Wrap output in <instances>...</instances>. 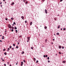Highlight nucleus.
<instances>
[{"mask_svg":"<svg viewBox=\"0 0 66 66\" xmlns=\"http://www.w3.org/2000/svg\"><path fill=\"white\" fill-rule=\"evenodd\" d=\"M45 13H46V14H47V10H46L45 9Z\"/></svg>","mask_w":66,"mask_h":66,"instance_id":"nucleus-1","label":"nucleus"},{"mask_svg":"<svg viewBox=\"0 0 66 66\" xmlns=\"http://www.w3.org/2000/svg\"><path fill=\"white\" fill-rule=\"evenodd\" d=\"M59 49H61L62 48V46H59Z\"/></svg>","mask_w":66,"mask_h":66,"instance_id":"nucleus-2","label":"nucleus"},{"mask_svg":"<svg viewBox=\"0 0 66 66\" xmlns=\"http://www.w3.org/2000/svg\"><path fill=\"white\" fill-rule=\"evenodd\" d=\"M30 37H28L27 38V39L28 40H30Z\"/></svg>","mask_w":66,"mask_h":66,"instance_id":"nucleus-3","label":"nucleus"},{"mask_svg":"<svg viewBox=\"0 0 66 66\" xmlns=\"http://www.w3.org/2000/svg\"><path fill=\"white\" fill-rule=\"evenodd\" d=\"M21 18H22V19H23V18H24V17L23 16H22L21 17Z\"/></svg>","mask_w":66,"mask_h":66,"instance_id":"nucleus-4","label":"nucleus"},{"mask_svg":"<svg viewBox=\"0 0 66 66\" xmlns=\"http://www.w3.org/2000/svg\"><path fill=\"white\" fill-rule=\"evenodd\" d=\"M32 22H31L30 23V24L31 26V25H32Z\"/></svg>","mask_w":66,"mask_h":66,"instance_id":"nucleus-5","label":"nucleus"},{"mask_svg":"<svg viewBox=\"0 0 66 66\" xmlns=\"http://www.w3.org/2000/svg\"><path fill=\"white\" fill-rule=\"evenodd\" d=\"M33 59L34 61H35V60H36V59L35 58H33Z\"/></svg>","mask_w":66,"mask_h":66,"instance_id":"nucleus-6","label":"nucleus"},{"mask_svg":"<svg viewBox=\"0 0 66 66\" xmlns=\"http://www.w3.org/2000/svg\"><path fill=\"white\" fill-rule=\"evenodd\" d=\"M2 37H3L2 38V39H4V36H2Z\"/></svg>","mask_w":66,"mask_h":66,"instance_id":"nucleus-7","label":"nucleus"},{"mask_svg":"<svg viewBox=\"0 0 66 66\" xmlns=\"http://www.w3.org/2000/svg\"><path fill=\"white\" fill-rule=\"evenodd\" d=\"M63 63H66V61H63Z\"/></svg>","mask_w":66,"mask_h":66,"instance_id":"nucleus-8","label":"nucleus"},{"mask_svg":"<svg viewBox=\"0 0 66 66\" xmlns=\"http://www.w3.org/2000/svg\"><path fill=\"white\" fill-rule=\"evenodd\" d=\"M44 28L45 29H47V27L46 26H45V27H44Z\"/></svg>","mask_w":66,"mask_h":66,"instance_id":"nucleus-9","label":"nucleus"},{"mask_svg":"<svg viewBox=\"0 0 66 66\" xmlns=\"http://www.w3.org/2000/svg\"><path fill=\"white\" fill-rule=\"evenodd\" d=\"M14 29H15V30H16V29H17V28L16 27H14Z\"/></svg>","mask_w":66,"mask_h":66,"instance_id":"nucleus-10","label":"nucleus"},{"mask_svg":"<svg viewBox=\"0 0 66 66\" xmlns=\"http://www.w3.org/2000/svg\"><path fill=\"white\" fill-rule=\"evenodd\" d=\"M9 28H12V27L10 25V27H9Z\"/></svg>","mask_w":66,"mask_h":66,"instance_id":"nucleus-11","label":"nucleus"},{"mask_svg":"<svg viewBox=\"0 0 66 66\" xmlns=\"http://www.w3.org/2000/svg\"><path fill=\"white\" fill-rule=\"evenodd\" d=\"M56 35H59V32H57L56 33Z\"/></svg>","mask_w":66,"mask_h":66,"instance_id":"nucleus-12","label":"nucleus"},{"mask_svg":"<svg viewBox=\"0 0 66 66\" xmlns=\"http://www.w3.org/2000/svg\"><path fill=\"white\" fill-rule=\"evenodd\" d=\"M10 30H12V32H13L14 31V30H13V29H10Z\"/></svg>","mask_w":66,"mask_h":66,"instance_id":"nucleus-13","label":"nucleus"},{"mask_svg":"<svg viewBox=\"0 0 66 66\" xmlns=\"http://www.w3.org/2000/svg\"><path fill=\"white\" fill-rule=\"evenodd\" d=\"M11 28L12 29H14V27H13V26H12V27H11Z\"/></svg>","mask_w":66,"mask_h":66,"instance_id":"nucleus-14","label":"nucleus"},{"mask_svg":"<svg viewBox=\"0 0 66 66\" xmlns=\"http://www.w3.org/2000/svg\"><path fill=\"white\" fill-rule=\"evenodd\" d=\"M27 3H28V2L27 1L25 3V4H27Z\"/></svg>","mask_w":66,"mask_h":66,"instance_id":"nucleus-15","label":"nucleus"},{"mask_svg":"<svg viewBox=\"0 0 66 66\" xmlns=\"http://www.w3.org/2000/svg\"><path fill=\"white\" fill-rule=\"evenodd\" d=\"M14 4V3L13 2L11 4V5H13Z\"/></svg>","mask_w":66,"mask_h":66,"instance_id":"nucleus-16","label":"nucleus"},{"mask_svg":"<svg viewBox=\"0 0 66 66\" xmlns=\"http://www.w3.org/2000/svg\"><path fill=\"white\" fill-rule=\"evenodd\" d=\"M38 62V60L36 61V63H37Z\"/></svg>","mask_w":66,"mask_h":66,"instance_id":"nucleus-17","label":"nucleus"},{"mask_svg":"<svg viewBox=\"0 0 66 66\" xmlns=\"http://www.w3.org/2000/svg\"><path fill=\"white\" fill-rule=\"evenodd\" d=\"M15 31L16 32V33H17V32H18V30H15Z\"/></svg>","mask_w":66,"mask_h":66,"instance_id":"nucleus-18","label":"nucleus"},{"mask_svg":"<svg viewBox=\"0 0 66 66\" xmlns=\"http://www.w3.org/2000/svg\"><path fill=\"white\" fill-rule=\"evenodd\" d=\"M23 64V62H21V64Z\"/></svg>","mask_w":66,"mask_h":66,"instance_id":"nucleus-19","label":"nucleus"},{"mask_svg":"<svg viewBox=\"0 0 66 66\" xmlns=\"http://www.w3.org/2000/svg\"><path fill=\"white\" fill-rule=\"evenodd\" d=\"M16 49H18V46H16Z\"/></svg>","mask_w":66,"mask_h":66,"instance_id":"nucleus-20","label":"nucleus"},{"mask_svg":"<svg viewBox=\"0 0 66 66\" xmlns=\"http://www.w3.org/2000/svg\"><path fill=\"white\" fill-rule=\"evenodd\" d=\"M23 61L24 62V63H26V61H25V60H23Z\"/></svg>","mask_w":66,"mask_h":66,"instance_id":"nucleus-21","label":"nucleus"},{"mask_svg":"<svg viewBox=\"0 0 66 66\" xmlns=\"http://www.w3.org/2000/svg\"><path fill=\"white\" fill-rule=\"evenodd\" d=\"M5 55H6V53L5 52L4 53Z\"/></svg>","mask_w":66,"mask_h":66,"instance_id":"nucleus-22","label":"nucleus"},{"mask_svg":"<svg viewBox=\"0 0 66 66\" xmlns=\"http://www.w3.org/2000/svg\"><path fill=\"white\" fill-rule=\"evenodd\" d=\"M13 46H15V44H13Z\"/></svg>","mask_w":66,"mask_h":66,"instance_id":"nucleus-23","label":"nucleus"},{"mask_svg":"<svg viewBox=\"0 0 66 66\" xmlns=\"http://www.w3.org/2000/svg\"><path fill=\"white\" fill-rule=\"evenodd\" d=\"M15 23H15V22H13V24H16Z\"/></svg>","mask_w":66,"mask_h":66,"instance_id":"nucleus-24","label":"nucleus"},{"mask_svg":"<svg viewBox=\"0 0 66 66\" xmlns=\"http://www.w3.org/2000/svg\"><path fill=\"white\" fill-rule=\"evenodd\" d=\"M31 49H33V47H31Z\"/></svg>","mask_w":66,"mask_h":66,"instance_id":"nucleus-25","label":"nucleus"},{"mask_svg":"<svg viewBox=\"0 0 66 66\" xmlns=\"http://www.w3.org/2000/svg\"><path fill=\"white\" fill-rule=\"evenodd\" d=\"M59 54H61V52H59Z\"/></svg>","mask_w":66,"mask_h":66,"instance_id":"nucleus-26","label":"nucleus"},{"mask_svg":"<svg viewBox=\"0 0 66 66\" xmlns=\"http://www.w3.org/2000/svg\"><path fill=\"white\" fill-rule=\"evenodd\" d=\"M47 59H48V60H49V57H48L47 58Z\"/></svg>","mask_w":66,"mask_h":66,"instance_id":"nucleus-27","label":"nucleus"},{"mask_svg":"<svg viewBox=\"0 0 66 66\" xmlns=\"http://www.w3.org/2000/svg\"><path fill=\"white\" fill-rule=\"evenodd\" d=\"M11 20H13V18H11Z\"/></svg>","mask_w":66,"mask_h":66,"instance_id":"nucleus-28","label":"nucleus"},{"mask_svg":"<svg viewBox=\"0 0 66 66\" xmlns=\"http://www.w3.org/2000/svg\"><path fill=\"white\" fill-rule=\"evenodd\" d=\"M12 46H11L9 47L10 48H12Z\"/></svg>","mask_w":66,"mask_h":66,"instance_id":"nucleus-29","label":"nucleus"},{"mask_svg":"<svg viewBox=\"0 0 66 66\" xmlns=\"http://www.w3.org/2000/svg\"><path fill=\"white\" fill-rule=\"evenodd\" d=\"M47 56H48V55H45V57H47Z\"/></svg>","mask_w":66,"mask_h":66,"instance_id":"nucleus-30","label":"nucleus"},{"mask_svg":"<svg viewBox=\"0 0 66 66\" xmlns=\"http://www.w3.org/2000/svg\"><path fill=\"white\" fill-rule=\"evenodd\" d=\"M45 42H47V39H46V40H45Z\"/></svg>","mask_w":66,"mask_h":66,"instance_id":"nucleus-31","label":"nucleus"},{"mask_svg":"<svg viewBox=\"0 0 66 66\" xmlns=\"http://www.w3.org/2000/svg\"><path fill=\"white\" fill-rule=\"evenodd\" d=\"M60 28V26H59L58 27V28L59 29V28Z\"/></svg>","mask_w":66,"mask_h":66,"instance_id":"nucleus-32","label":"nucleus"},{"mask_svg":"<svg viewBox=\"0 0 66 66\" xmlns=\"http://www.w3.org/2000/svg\"><path fill=\"white\" fill-rule=\"evenodd\" d=\"M48 63H50V61L48 60Z\"/></svg>","mask_w":66,"mask_h":66,"instance_id":"nucleus-33","label":"nucleus"},{"mask_svg":"<svg viewBox=\"0 0 66 66\" xmlns=\"http://www.w3.org/2000/svg\"><path fill=\"white\" fill-rule=\"evenodd\" d=\"M46 57V56H45V55H44V57Z\"/></svg>","mask_w":66,"mask_h":66,"instance_id":"nucleus-34","label":"nucleus"},{"mask_svg":"<svg viewBox=\"0 0 66 66\" xmlns=\"http://www.w3.org/2000/svg\"><path fill=\"white\" fill-rule=\"evenodd\" d=\"M42 1L43 2H44V1H45V0H42Z\"/></svg>","mask_w":66,"mask_h":66,"instance_id":"nucleus-35","label":"nucleus"},{"mask_svg":"<svg viewBox=\"0 0 66 66\" xmlns=\"http://www.w3.org/2000/svg\"><path fill=\"white\" fill-rule=\"evenodd\" d=\"M62 48H63V49H64V47H63V46H62Z\"/></svg>","mask_w":66,"mask_h":66,"instance_id":"nucleus-36","label":"nucleus"},{"mask_svg":"<svg viewBox=\"0 0 66 66\" xmlns=\"http://www.w3.org/2000/svg\"><path fill=\"white\" fill-rule=\"evenodd\" d=\"M3 50V51H5V49H4Z\"/></svg>","mask_w":66,"mask_h":66,"instance_id":"nucleus-37","label":"nucleus"},{"mask_svg":"<svg viewBox=\"0 0 66 66\" xmlns=\"http://www.w3.org/2000/svg\"><path fill=\"white\" fill-rule=\"evenodd\" d=\"M5 20H7V18H5Z\"/></svg>","mask_w":66,"mask_h":66,"instance_id":"nucleus-38","label":"nucleus"},{"mask_svg":"<svg viewBox=\"0 0 66 66\" xmlns=\"http://www.w3.org/2000/svg\"><path fill=\"white\" fill-rule=\"evenodd\" d=\"M63 30H65V28H64L63 29Z\"/></svg>","mask_w":66,"mask_h":66,"instance_id":"nucleus-39","label":"nucleus"},{"mask_svg":"<svg viewBox=\"0 0 66 66\" xmlns=\"http://www.w3.org/2000/svg\"><path fill=\"white\" fill-rule=\"evenodd\" d=\"M27 21H25V23H27Z\"/></svg>","mask_w":66,"mask_h":66,"instance_id":"nucleus-40","label":"nucleus"},{"mask_svg":"<svg viewBox=\"0 0 66 66\" xmlns=\"http://www.w3.org/2000/svg\"><path fill=\"white\" fill-rule=\"evenodd\" d=\"M19 42H18V45H19Z\"/></svg>","mask_w":66,"mask_h":66,"instance_id":"nucleus-41","label":"nucleus"},{"mask_svg":"<svg viewBox=\"0 0 66 66\" xmlns=\"http://www.w3.org/2000/svg\"><path fill=\"white\" fill-rule=\"evenodd\" d=\"M22 54L24 53V52H22Z\"/></svg>","mask_w":66,"mask_h":66,"instance_id":"nucleus-42","label":"nucleus"},{"mask_svg":"<svg viewBox=\"0 0 66 66\" xmlns=\"http://www.w3.org/2000/svg\"><path fill=\"white\" fill-rule=\"evenodd\" d=\"M4 65H5V66H6V64H4Z\"/></svg>","mask_w":66,"mask_h":66,"instance_id":"nucleus-43","label":"nucleus"},{"mask_svg":"<svg viewBox=\"0 0 66 66\" xmlns=\"http://www.w3.org/2000/svg\"><path fill=\"white\" fill-rule=\"evenodd\" d=\"M62 1H63V0H61L60 1V2H62Z\"/></svg>","mask_w":66,"mask_h":66,"instance_id":"nucleus-44","label":"nucleus"},{"mask_svg":"<svg viewBox=\"0 0 66 66\" xmlns=\"http://www.w3.org/2000/svg\"><path fill=\"white\" fill-rule=\"evenodd\" d=\"M23 2H25V0H23Z\"/></svg>","mask_w":66,"mask_h":66,"instance_id":"nucleus-45","label":"nucleus"},{"mask_svg":"<svg viewBox=\"0 0 66 66\" xmlns=\"http://www.w3.org/2000/svg\"><path fill=\"white\" fill-rule=\"evenodd\" d=\"M10 48H8V50H10Z\"/></svg>","mask_w":66,"mask_h":66,"instance_id":"nucleus-46","label":"nucleus"},{"mask_svg":"<svg viewBox=\"0 0 66 66\" xmlns=\"http://www.w3.org/2000/svg\"><path fill=\"white\" fill-rule=\"evenodd\" d=\"M23 65V64H21V66H22Z\"/></svg>","mask_w":66,"mask_h":66,"instance_id":"nucleus-47","label":"nucleus"},{"mask_svg":"<svg viewBox=\"0 0 66 66\" xmlns=\"http://www.w3.org/2000/svg\"><path fill=\"white\" fill-rule=\"evenodd\" d=\"M12 50H14V48H12Z\"/></svg>","mask_w":66,"mask_h":66,"instance_id":"nucleus-48","label":"nucleus"},{"mask_svg":"<svg viewBox=\"0 0 66 66\" xmlns=\"http://www.w3.org/2000/svg\"><path fill=\"white\" fill-rule=\"evenodd\" d=\"M2 4V2H1L0 3V4Z\"/></svg>","mask_w":66,"mask_h":66,"instance_id":"nucleus-49","label":"nucleus"},{"mask_svg":"<svg viewBox=\"0 0 66 66\" xmlns=\"http://www.w3.org/2000/svg\"><path fill=\"white\" fill-rule=\"evenodd\" d=\"M55 40L54 39H53V40Z\"/></svg>","mask_w":66,"mask_h":66,"instance_id":"nucleus-50","label":"nucleus"},{"mask_svg":"<svg viewBox=\"0 0 66 66\" xmlns=\"http://www.w3.org/2000/svg\"><path fill=\"white\" fill-rule=\"evenodd\" d=\"M0 42H2V40H0Z\"/></svg>","mask_w":66,"mask_h":66,"instance_id":"nucleus-51","label":"nucleus"},{"mask_svg":"<svg viewBox=\"0 0 66 66\" xmlns=\"http://www.w3.org/2000/svg\"><path fill=\"white\" fill-rule=\"evenodd\" d=\"M2 60L3 61H4V60L3 59H2Z\"/></svg>","mask_w":66,"mask_h":66,"instance_id":"nucleus-52","label":"nucleus"},{"mask_svg":"<svg viewBox=\"0 0 66 66\" xmlns=\"http://www.w3.org/2000/svg\"><path fill=\"white\" fill-rule=\"evenodd\" d=\"M12 25L13 26H14V24H12Z\"/></svg>","mask_w":66,"mask_h":66,"instance_id":"nucleus-53","label":"nucleus"},{"mask_svg":"<svg viewBox=\"0 0 66 66\" xmlns=\"http://www.w3.org/2000/svg\"><path fill=\"white\" fill-rule=\"evenodd\" d=\"M17 64H18V63H16V65H17Z\"/></svg>","mask_w":66,"mask_h":66,"instance_id":"nucleus-54","label":"nucleus"},{"mask_svg":"<svg viewBox=\"0 0 66 66\" xmlns=\"http://www.w3.org/2000/svg\"><path fill=\"white\" fill-rule=\"evenodd\" d=\"M29 40H28L27 41V42H29Z\"/></svg>","mask_w":66,"mask_h":66,"instance_id":"nucleus-55","label":"nucleus"},{"mask_svg":"<svg viewBox=\"0 0 66 66\" xmlns=\"http://www.w3.org/2000/svg\"><path fill=\"white\" fill-rule=\"evenodd\" d=\"M1 7H2V5H1Z\"/></svg>","mask_w":66,"mask_h":66,"instance_id":"nucleus-56","label":"nucleus"},{"mask_svg":"<svg viewBox=\"0 0 66 66\" xmlns=\"http://www.w3.org/2000/svg\"><path fill=\"white\" fill-rule=\"evenodd\" d=\"M5 32H6V31H5Z\"/></svg>","mask_w":66,"mask_h":66,"instance_id":"nucleus-57","label":"nucleus"},{"mask_svg":"<svg viewBox=\"0 0 66 66\" xmlns=\"http://www.w3.org/2000/svg\"><path fill=\"white\" fill-rule=\"evenodd\" d=\"M61 30H62V28L61 29Z\"/></svg>","mask_w":66,"mask_h":66,"instance_id":"nucleus-58","label":"nucleus"},{"mask_svg":"<svg viewBox=\"0 0 66 66\" xmlns=\"http://www.w3.org/2000/svg\"><path fill=\"white\" fill-rule=\"evenodd\" d=\"M6 2H5V3L6 4Z\"/></svg>","mask_w":66,"mask_h":66,"instance_id":"nucleus-59","label":"nucleus"},{"mask_svg":"<svg viewBox=\"0 0 66 66\" xmlns=\"http://www.w3.org/2000/svg\"><path fill=\"white\" fill-rule=\"evenodd\" d=\"M5 0H3V1H5Z\"/></svg>","mask_w":66,"mask_h":66,"instance_id":"nucleus-60","label":"nucleus"},{"mask_svg":"<svg viewBox=\"0 0 66 66\" xmlns=\"http://www.w3.org/2000/svg\"><path fill=\"white\" fill-rule=\"evenodd\" d=\"M1 60H2V59H3L2 58H1Z\"/></svg>","mask_w":66,"mask_h":66,"instance_id":"nucleus-61","label":"nucleus"},{"mask_svg":"<svg viewBox=\"0 0 66 66\" xmlns=\"http://www.w3.org/2000/svg\"><path fill=\"white\" fill-rule=\"evenodd\" d=\"M52 44H53V43H52Z\"/></svg>","mask_w":66,"mask_h":66,"instance_id":"nucleus-62","label":"nucleus"},{"mask_svg":"<svg viewBox=\"0 0 66 66\" xmlns=\"http://www.w3.org/2000/svg\"><path fill=\"white\" fill-rule=\"evenodd\" d=\"M5 34H6V33H5Z\"/></svg>","mask_w":66,"mask_h":66,"instance_id":"nucleus-63","label":"nucleus"},{"mask_svg":"<svg viewBox=\"0 0 66 66\" xmlns=\"http://www.w3.org/2000/svg\"><path fill=\"white\" fill-rule=\"evenodd\" d=\"M9 51V50H7V51H8H8Z\"/></svg>","mask_w":66,"mask_h":66,"instance_id":"nucleus-64","label":"nucleus"}]
</instances>
